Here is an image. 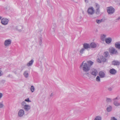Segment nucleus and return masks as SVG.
Returning a JSON list of instances; mask_svg holds the SVG:
<instances>
[{"label":"nucleus","mask_w":120,"mask_h":120,"mask_svg":"<svg viewBox=\"0 0 120 120\" xmlns=\"http://www.w3.org/2000/svg\"><path fill=\"white\" fill-rule=\"evenodd\" d=\"M2 18V17L0 16V19H1Z\"/></svg>","instance_id":"8fccbe9b"},{"label":"nucleus","mask_w":120,"mask_h":120,"mask_svg":"<svg viewBox=\"0 0 120 120\" xmlns=\"http://www.w3.org/2000/svg\"><path fill=\"white\" fill-rule=\"evenodd\" d=\"M120 98L118 96H117L113 99V103L116 106H118L120 105V102H119L118 101V100Z\"/></svg>","instance_id":"7ed1b4c3"},{"label":"nucleus","mask_w":120,"mask_h":120,"mask_svg":"<svg viewBox=\"0 0 120 120\" xmlns=\"http://www.w3.org/2000/svg\"><path fill=\"white\" fill-rule=\"evenodd\" d=\"M96 6V9L95 11V13L97 15H99L100 12V11L99 9L100 8V5L98 4H95Z\"/></svg>","instance_id":"0eeeda50"},{"label":"nucleus","mask_w":120,"mask_h":120,"mask_svg":"<svg viewBox=\"0 0 120 120\" xmlns=\"http://www.w3.org/2000/svg\"><path fill=\"white\" fill-rule=\"evenodd\" d=\"M5 82V81L4 80H1V82L3 83H4Z\"/></svg>","instance_id":"a19ab883"},{"label":"nucleus","mask_w":120,"mask_h":120,"mask_svg":"<svg viewBox=\"0 0 120 120\" xmlns=\"http://www.w3.org/2000/svg\"><path fill=\"white\" fill-rule=\"evenodd\" d=\"M87 12L89 15H93L94 12V10L92 7H90L88 9Z\"/></svg>","instance_id":"20e7f679"},{"label":"nucleus","mask_w":120,"mask_h":120,"mask_svg":"<svg viewBox=\"0 0 120 120\" xmlns=\"http://www.w3.org/2000/svg\"><path fill=\"white\" fill-rule=\"evenodd\" d=\"M85 49L84 48H82V49L80 51V53H79V54L80 55H82L84 51H85Z\"/></svg>","instance_id":"bb28decb"},{"label":"nucleus","mask_w":120,"mask_h":120,"mask_svg":"<svg viewBox=\"0 0 120 120\" xmlns=\"http://www.w3.org/2000/svg\"><path fill=\"white\" fill-rule=\"evenodd\" d=\"M109 51L110 53L114 54H118L117 50L112 47L111 48H109Z\"/></svg>","instance_id":"39448f33"},{"label":"nucleus","mask_w":120,"mask_h":120,"mask_svg":"<svg viewBox=\"0 0 120 120\" xmlns=\"http://www.w3.org/2000/svg\"><path fill=\"white\" fill-rule=\"evenodd\" d=\"M116 72V71L114 68H112L110 69L109 71L110 73L112 75L115 74Z\"/></svg>","instance_id":"dca6fc26"},{"label":"nucleus","mask_w":120,"mask_h":120,"mask_svg":"<svg viewBox=\"0 0 120 120\" xmlns=\"http://www.w3.org/2000/svg\"><path fill=\"white\" fill-rule=\"evenodd\" d=\"M108 90L109 91H111L112 90V89L111 87H109L108 88Z\"/></svg>","instance_id":"ea45409f"},{"label":"nucleus","mask_w":120,"mask_h":120,"mask_svg":"<svg viewBox=\"0 0 120 120\" xmlns=\"http://www.w3.org/2000/svg\"><path fill=\"white\" fill-rule=\"evenodd\" d=\"M2 94L1 93H0V98H1L2 97Z\"/></svg>","instance_id":"79ce46f5"},{"label":"nucleus","mask_w":120,"mask_h":120,"mask_svg":"<svg viewBox=\"0 0 120 120\" xmlns=\"http://www.w3.org/2000/svg\"><path fill=\"white\" fill-rule=\"evenodd\" d=\"M85 2L86 3H88V0H85Z\"/></svg>","instance_id":"c03bdc74"},{"label":"nucleus","mask_w":120,"mask_h":120,"mask_svg":"<svg viewBox=\"0 0 120 120\" xmlns=\"http://www.w3.org/2000/svg\"><path fill=\"white\" fill-rule=\"evenodd\" d=\"M117 21H116V22H117Z\"/></svg>","instance_id":"3c124183"},{"label":"nucleus","mask_w":120,"mask_h":120,"mask_svg":"<svg viewBox=\"0 0 120 120\" xmlns=\"http://www.w3.org/2000/svg\"><path fill=\"white\" fill-rule=\"evenodd\" d=\"M14 73L15 74H17V72L16 71H15L14 72Z\"/></svg>","instance_id":"de8ad7c7"},{"label":"nucleus","mask_w":120,"mask_h":120,"mask_svg":"<svg viewBox=\"0 0 120 120\" xmlns=\"http://www.w3.org/2000/svg\"><path fill=\"white\" fill-rule=\"evenodd\" d=\"M24 114V111L23 109H21L19 111L18 113V115L19 116L21 117Z\"/></svg>","instance_id":"f8f14e48"},{"label":"nucleus","mask_w":120,"mask_h":120,"mask_svg":"<svg viewBox=\"0 0 120 120\" xmlns=\"http://www.w3.org/2000/svg\"><path fill=\"white\" fill-rule=\"evenodd\" d=\"M87 63H88L87 64H88L90 66V68L94 63L91 60L87 61Z\"/></svg>","instance_id":"393cba45"},{"label":"nucleus","mask_w":120,"mask_h":120,"mask_svg":"<svg viewBox=\"0 0 120 120\" xmlns=\"http://www.w3.org/2000/svg\"><path fill=\"white\" fill-rule=\"evenodd\" d=\"M98 75L101 78H103L105 77V74L103 72L100 71L99 72Z\"/></svg>","instance_id":"4468645a"},{"label":"nucleus","mask_w":120,"mask_h":120,"mask_svg":"<svg viewBox=\"0 0 120 120\" xmlns=\"http://www.w3.org/2000/svg\"><path fill=\"white\" fill-rule=\"evenodd\" d=\"M34 62V60L33 59L29 61V62L27 64V65L28 66H31L32 64Z\"/></svg>","instance_id":"4be33fe9"},{"label":"nucleus","mask_w":120,"mask_h":120,"mask_svg":"<svg viewBox=\"0 0 120 120\" xmlns=\"http://www.w3.org/2000/svg\"><path fill=\"white\" fill-rule=\"evenodd\" d=\"M2 72V71H0V76H1L3 75V74L1 73V72Z\"/></svg>","instance_id":"37998d69"},{"label":"nucleus","mask_w":120,"mask_h":120,"mask_svg":"<svg viewBox=\"0 0 120 120\" xmlns=\"http://www.w3.org/2000/svg\"><path fill=\"white\" fill-rule=\"evenodd\" d=\"M103 20V19L101 20L97 19L96 20V22L98 24H100L101 22L104 21Z\"/></svg>","instance_id":"a878e982"},{"label":"nucleus","mask_w":120,"mask_h":120,"mask_svg":"<svg viewBox=\"0 0 120 120\" xmlns=\"http://www.w3.org/2000/svg\"><path fill=\"white\" fill-rule=\"evenodd\" d=\"M117 4L119 5H120V0H117Z\"/></svg>","instance_id":"58836bf2"},{"label":"nucleus","mask_w":120,"mask_h":120,"mask_svg":"<svg viewBox=\"0 0 120 120\" xmlns=\"http://www.w3.org/2000/svg\"><path fill=\"white\" fill-rule=\"evenodd\" d=\"M89 73H87L86 74V75H89Z\"/></svg>","instance_id":"09e8293b"},{"label":"nucleus","mask_w":120,"mask_h":120,"mask_svg":"<svg viewBox=\"0 0 120 120\" xmlns=\"http://www.w3.org/2000/svg\"><path fill=\"white\" fill-rule=\"evenodd\" d=\"M115 46L116 49H120V42L118 41L116 42L115 44Z\"/></svg>","instance_id":"f3484780"},{"label":"nucleus","mask_w":120,"mask_h":120,"mask_svg":"<svg viewBox=\"0 0 120 120\" xmlns=\"http://www.w3.org/2000/svg\"><path fill=\"white\" fill-rule=\"evenodd\" d=\"M7 77H11L12 78V75L11 74H9L8 75H7Z\"/></svg>","instance_id":"4c0bfd02"},{"label":"nucleus","mask_w":120,"mask_h":120,"mask_svg":"<svg viewBox=\"0 0 120 120\" xmlns=\"http://www.w3.org/2000/svg\"><path fill=\"white\" fill-rule=\"evenodd\" d=\"M98 71L97 70L94 69L90 73L93 76L95 77L98 74Z\"/></svg>","instance_id":"9b49d317"},{"label":"nucleus","mask_w":120,"mask_h":120,"mask_svg":"<svg viewBox=\"0 0 120 120\" xmlns=\"http://www.w3.org/2000/svg\"><path fill=\"white\" fill-rule=\"evenodd\" d=\"M107 12L108 14H112L114 12L115 9L112 7H109L107 9Z\"/></svg>","instance_id":"423d86ee"},{"label":"nucleus","mask_w":120,"mask_h":120,"mask_svg":"<svg viewBox=\"0 0 120 120\" xmlns=\"http://www.w3.org/2000/svg\"><path fill=\"white\" fill-rule=\"evenodd\" d=\"M100 77L99 76H97L96 78V80L98 82H99L100 81Z\"/></svg>","instance_id":"c756f323"},{"label":"nucleus","mask_w":120,"mask_h":120,"mask_svg":"<svg viewBox=\"0 0 120 120\" xmlns=\"http://www.w3.org/2000/svg\"><path fill=\"white\" fill-rule=\"evenodd\" d=\"M26 103L25 101H23L22 102V103H21V104L22 105H24H24H25Z\"/></svg>","instance_id":"c9c22d12"},{"label":"nucleus","mask_w":120,"mask_h":120,"mask_svg":"<svg viewBox=\"0 0 120 120\" xmlns=\"http://www.w3.org/2000/svg\"><path fill=\"white\" fill-rule=\"evenodd\" d=\"M105 35L103 34L102 35H101V40L103 41H104L105 40Z\"/></svg>","instance_id":"c85d7f7f"},{"label":"nucleus","mask_w":120,"mask_h":120,"mask_svg":"<svg viewBox=\"0 0 120 120\" xmlns=\"http://www.w3.org/2000/svg\"><path fill=\"white\" fill-rule=\"evenodd\" d=\"M90 48H95L96 47L97 45L94 42H92L90 45Z\"/></svg>","instance_id":"aec40b11"},{"label":"nucleus","mask_w":120,"mask_h":120,"mask_svg":"<svg viewBox=\"0 0 120 120\" xmlns=\"http://www.w3.org/2000/svg\"><path fill=\"white\" fill-rule=\"evenodd\" d=\"M104 56L106 58H107L108 59L109 57H108V56L109 55V53L108 52H104Z\"/></svg>","instance_id":"5701e85b"},{"label":"nucleus","mask_w":120,"mask_h":120,"mask_svg":"<svg viewBox=\"0 0 120 120\" xmlns=\"http://www.w3.org/2000/svg\"><path fill=\"white\" fill-rule=\"evenodd\" d=\"M11 41L10 39L6 40L4 42V45L5 46H9L11 43Z\"/></svg>","instance_id":"6e6552de"},{"label":"nucleus","mask_w":120,"mask_h":120,"mask_svg":"<svg viewBox=\"0 0 120 120\" xmlns=\"http://www.w3.org/2000/svg\"><path fill=\"white\" fill-rule=\"evenodd\" d=\"M90 45L88 44L85 43L83 45V48L85 49H88L90 48Z\"/></svg>","instance_id":"2eb2a0df"},{"label":"nucleus","mask_w":120,"mask_h":120,"mask_svg":"<svg viewBox=\"0 0 120 120\" xmlns=\"http://www.w3.org/2000/svg\"><path fill=\"white\" fill-rule=\"evenodd\" d=\"M53 95V94L52 93L50 95V96L51 97H52V96Z\"/></svg>","instance_id":"a18cd8bd"},{"label":"nucleus","mask_w":120,"mask_h":120,"mask_svg":"<svg viewBox=\"0 0 120 120\" xmlns=\"http://www.w3.org/2000/svg\"><path fill=\"white\" fill-rule=\"evenodd\" d=\"M8 21V20L7 19L4 18L2 19L1 22L3 24L6 25L7 24Z\"/></svg>","instance_id":"9d476101"},{"label":"nucleus","mask_w":120,"mask_h":120,"mask_svg":"<svg viewBox=\"0 0 120 120\" xmlns=\"http://www.w3.org/2000/svg\"><path fill=\"white\" fill-rule=\"evenodd\" d=\"M112 109V107L111 105H109L107 107L106 110L107 112H108L111 111Z\"/></svg>","instance_id":"a211bd4d"},{"label":"nucleus","mask_w":120,"mask_h":120,"mask_svg":"<svg viewBox=\"0 0 120 120\" xmlns=\"http://www.w3.org/2000/svg\"><path fill=\"white\" fill-rule=\"evenodd\" d=\"M110 120H117V119L114 117H111Z\"/></svg>","instance_id":"72a5a7b5"},{"label":"nucleus","mask_w":120,"mask_h":120,"mask_svg":"<svg viewBox=\"0 0 120 120\" xmlns=\"http://www.w3.org/2000/svg\"><path fill=\"white\" fill-rule=\"evenodd\" d=\"M112 65L115 66H119L120 64V62L117 60H114L112 62Z\"/></svg>","instance_id":"1a4fd4ad"},{"label":"nucleus","mask_w":120,"mask_h":120,"mask_svg":"<svg viewBox=\"0 0 120 120\" xmlns=\"http://www.w3.org/2000/svg\"><path fill=\"white\" fill-rule=\"evenodd\" d=\"M22 28V26H16L15 28V30H17L19 31H22L21 29Z\"/></svg>","instance_id":"412c9836"},{"label":"nucleus","mask_w":120,"mask_h":120,"mask_svg":"<svg viewBox=\"0 0 120 120\" xmlns=\"http://www.w3.org/2000/svg\"><path fill=\"white\" fill-rule=\"evenodd\" d=\"M106 101L107 102H111L112 101V100L111 98H107L106 100Z\"/></svg>","instance_id":"7c9ffc66"},{"label":"nucleus","mask_w":120,"mask_h":120,"mask_svg":"<svg viewBox=\"0 0 120 120\" xmlns=\"http://www.w3.org/2000/svg\"><path fill=\"white\" fill-rule=\"evenodd\" d=\"M101 118L99 116H97L96 117L94 120H101Z\"/></svg>","instance_id":"cd10ccee"},{"label":"nucleus","mask_w":120,"mask_h":120,"mask_svg":"<svg viewBox=\"0 0 120 120\" xmlns=\"http://www.w3.org/2000/svg\"><path fill=\"white\" fill-rule=\"evenodd\" d=\"M120 19V17H118L117 19H116V20H119Z\"/></svg>","instance_id":"49530a36"},{"label":"nucleus","mask_w":120,"mask_h":120,"mask_svg":"<svg viewBox=\"0 0 120 120\" xmlns=\"http://www.w3.org/2000/svg\"><path fill=\"white\" fill-rule=\"evenodd\" d=\"M4 106L3 104L1 103H0V108H3Z\"/></svg>","instance_id":"f704fd0d"},{"label":"nucleus","mask_w":120,"mask_h":120,"mask_svg":"<svg viewBox=\"0 0 120 120\" xmlns=\"http://www.w3.org/2000/svg\"><path fill=\"white\" fill-rule=\"evenodd\" d=\"M84 61L80 65V68L82 69L84 72H87L90 70L91 68L88 64L86 63H84Z\"/></svg>","instance_id":"f257e3e1"},{"label":"nucleus","mask_w":120,"mask_h":120,"mask_svg":"<svg viewBox=\"0 0 120 120\" xmlns=\"http://www.w3.org/2000/svg\"><path fill=\"white\" fill-rule=\"evenodd\" d=\"M25 101L28 102H31V101L30 100L29 98H28L27 99H26L25 100Z\"/></svg>","instance_id":"473e14b6"},{"label":"nucleus","mask_w":120,"mask_h":120,"mask_svg":"<svg viewBox=\"0 0 120 120\" xmlns=\"http://www.w3.org/2000/svg\"><path fill=\"white\" fill-rule=\"evenodd\" d=\"M42 41V39L41 38L40 39V42H39V44H40V45L41 44Z\"/></svg>","instance_id":"e433bc0d"},{"label":"nucleus","mask_w":120,"mask_h":120,"mask_svg":"<svg viewBox=\"0 0 120 120\" xmlns=\"http://www.w3.org/2000/svg\"><path fill=\"white\" fill-rule=\"evenodd\" d=\"M25 77L26 78H27L28 77L29 74L26 71H25L23 74Z\"/></svg>","instance_id":"b1692460"},{"label":"nucleus","mask_w":120,"mask_h":120,"mask_svg":"<svg viewBox=\"0 0 120 120\" xmlns=\"http://www.w3.org/2000/svg\"><path fill=\"white\" fill-rule=\"evenodd\" d=\"M106 43L107 44L110 43L112 41V39L111 38H107L105 40Z\"/></svg>","instance_id":"6ab92c4d"},{"label":"nucleus","mask_w":120,"mask_h":120,"mask_svg":"<svg viewBox=\"0 0 120 120\" xmlns=\"http://www.w3.org/2000/svg\"><path fill=\"white\" fill-rule=\"evenodd\" d=\"M97 61L99 63L107 62L108 61V59L104 56L101 55L100 56V58L97 59Z\"/></svg>","instance_id":"f03ea898"},{"label":"nucleus","mask_w":120,"mask_h":120,"mask_svg":"<svg viewBox=\"0 0 120 120\" xmlns=\"http://www.w3.org/2000/svg\"><path fill=\"white\" fill-rule=\"evenodd\" d=\"M34 88L33 86H31L30 88V90L32 92H34Z\"/></svg>","instance_id":"2f4dec72"},{"label":"nucleus","mask_w":120,"mask_h":120,"mask_svg":"<svg viewBox=\"0 0 120 120\" xmlns=\"http://www.w3.org/2000/svg\"><path fill=\"white\" fill-rule=\"evenodd\" d=\"M23 108L25 111H27L30 109L31 107L29 105L26 104L24 106Z\"/></svg>","instance_id":"ddd939ff"}]
</instances>
